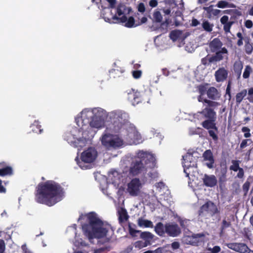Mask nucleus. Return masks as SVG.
Returning a JSON list of instances; mask_svg holds the SVG:
<instances>
[{
	"label": "nucleus",
	"instance_id": "nucleus-1",
	"mask_svg": "<svg viewBox=\"0 0 253 253\" xmlns=\"http://www.w3.org/2000/svg\"><path fill=\"white\" fill-rule=\"evenodd\" d=\"M109 113L99 107L85 109L76 118L79 128H74L66 135L67 141L75 147L82 148L86 141L89 129L91 127L97 129L104 126L105 120Z\"/></svg>",
	"mask_w": 253,
	"mask_h": 253
},
{
	"label": "nucleus",
	"instance_id": "nucleus-2",
	"mask_svg": "<svg viewBox=\"0 0 253 253\" xmlns=\"http://www.w3.org/2000/svg\"><path fill=\"white\" fill-rule=\"evenodd\" d=\"M61 187L53 181H48L39 184L36 196L37 202L51 206L62 199Z\"/></svg>",
	"mask_w": 253,
	"mask_h": 253
},
{
	"label": "nucleus",
	"instance_id": "nucleus-3",
	"mask_svg": "<svg viewBox=\"0 0 253 253\" xmlns=\"http://www.w3.org/2000/svg\"><path fill=\"white\" fill-rule=\"evenodd\" d=\"M89 224L83 226V230L84 235L89 240L93 238H101L106 237L111 230L110 226L104 224L94 212L86 215Z\"/></svg>",
	"mask_w": 253,
	"mask_h": 253
},
{
	"label": "nucleus",
	"instance_id": "nucleus-4",
	"mask_svg": "<svg viewBox=\"0 0 253 253\" xmlns=\"http://www.w3.org/2000/svg\"><path fill=\"white\" fill-rule=\"evenodd\" d=\"M155 161V158L152 154L139 151L137 154V158L131 164L130 173L136 175L144 171L147 168L154 167Z\"/></svg>",
	"mask_w": 253,
	"mask_h": 253
},
{
	"label": "nucleus",
	"instance_id": "nucleus-5",
	"mask_svg": "<svg viewBox=\"0 0 253 253\" xmlns=\"http://www.w3.org/2000/svg\"><path fill=\"white\" fill-rule=\"evenodd\" d=\"M112 131L111 127L107 128L102 134L100 140L102 145L108 150L117 149L124 145V140L122 138Z\"/></svg>",
	"mask_w": 253,
	"mask_h": 253
},
{
	"label": "nucleus",
	"instance_id": "nucleus-6",
	"mask_svg": "<svg viewBox=\"0 0 253 253\" xmlns=\"http://www.w3.org/2000/svg\"><path fill=\"white\" fill-rule=\"evenodd\" d=\"M216 108L212 107H204L201 111L194 114V117L199 120L207 119L202 123V126L206 129H213L216 131L217 127L214 123L216 116L214 109Z\"/></svg>",
	"mask_w": 253,
	"mask_h": 253
},
{
	"label": "nucleus",
	"instance_id": "nucleus-7",
	"mask_svg": "<svg viewBox=\"0 0 253 253\" xmlns=\"http://www.w3.org/2000/svg\"><path fill=\"white\" fill-rule=\"evenodd\" d=\"M120 132L123 137L124 145L137 144L142 141L141 134L132 124H126V127Z\"/></svg>",
	"mask_w": 253,
	"mask_h": 253
},
{
	"label": "nucleus",
	"instance_id": "nucleus-8",
	"mask_svg": "<svg viewBox=\"0 0 253 253\" xmlns=\"http://www.w3.org/2000/svg\"><path fill=\"white\" fill-rule=\"evenodd\" d=\"M109 117L113 119L111 127L112 131L120 132L126 127V124H130L128 121V115L122 111H115L109 113Z\"/></svg>",
	"mask_w": 253,
	"mask_h": 253
},
{
	"label": "nucleus",
	"instance_id": "nucleus-9",
	"mask_svg": "<svg viewBox=\"0 0 253 253\" xmlns=\"http://www.w3.org/2000/svg\"><path fill=\"white\" fill-rule=\"evenodd\" d=\"M155 231L160 236L165 237L167 235L175 237L181 233V229L178 225L173 222H169L165 224L160 222L155 226Z\"/></svg>",
	"mask_w": 253,
	"mask_h": 253
},
{
	"label": "nucleus",
	"instance_id": "nucleus-10",
	"mask_svg": "<svg viewBox=\"0 0 253 253\" xmlns=\"http://www.w3.org/2000/svg\"><path fill=\"white\" fill-rule=\"evenodd\" d=\"M209 87H208V84H201L198 87V90L199 93V95L197 96V100L199 102H201L203 104V107H218L220 104L216 101H213L208 99L205 98L203 97L204 95L206 93L207 94V91Z\"/></svg>",
	"mask_w": 253,
	"mask_h": 253
},
{
	"label": "nucleus",
	"instance_id": "nucleus-11",
	"mask_svg": "<svg viewBox=\"0 0 253 253\" xmlns=\"http://www.w3.org/2000/svg\"><path fill=\"white\" fill-rule=\"evenodd\" d=\"M131 10L129 7H126L125 5L120 4L117 8L118 16L114 15L112 16L113 20H116V22L124 23L126 21V15L128 14Z\"/></svg>",
	"mask_w": 253,
	"mask_h": 253
},
{
	"label": "nucleus",
	"instance_id": "nucleus-12",
	"mask_svg": "<svg viewBox=\"0 0 253 253\" xmlns=\"http://www.w3.org/2000/svg\"><path fill=\"white\" fill-rule=\"evenodd\" d=\"M142 187L140 180L137 178H134L127 184L126 192L131 196H137Z\"/></svg>",
	"mask_w": 253,
	"mask_h": 253
},
{
	"label": "nucleus",
	"instance_id": "nucleus-13",
	"mask_svg": "<svg viewBox=\"0 0 253 253\" xmlns=\"http://www.w3.org/2000/svg\"><path fill=\"white\" fill-rule=\"evenodd\" d=\"M218 212L216 205L212 202L209 201L202 206L199 211V214L201 215L205 212H207L210 216H213Z\"/></svg>",
	"mask_w": 253,
	"mask_h": 253
},
{
	"label": "nucleus",
	"instance_id": "nucleus-14",
	"mask_svg": "<svg viewBox=\"0 0 253 253\" xmlns=\"http://www.w3.org/2000/svg\"><path fill=\"white\" fill-rule=\"evenodd\" d=\"M97 155V151L94 148H89L82 153L81 158L84 162L90 163L95 160Z\"/></svg>",
	"mask_w": 253,
	"mask_h": 253
},
{
	"label": "nucleus",
	"instance_id": "nucleus-15",
	"mask_svg": "<svg viewBox=\"0 0 253 253\" xmlns=\"http://www.w3.org/2000/svg\"><path fill=\"white\" fill-rule=\"evenodd\" d=\"M226 246L229 249L240 253H250L251 251L244 243H230L226 244Z\"/></svg>",
	"mask_w": 253,
	"mask_h": 253
},
{
	"label": "nucleus",
	"instance_id": "nucleus-16",
	"mask_svg": "<svg viewBox=\"0 0 253 253\" xmlns=\"http://www.w3.org/2000/svg\"><path fill=\"white\" fill-rule=\"evenodd\" d=\"M209 234L207 233H200L193 234L192 236L190 243L193 246H198L207 240V236Z\"/></svg>",
	"mask_w": 253,
	"mask_h": 253
},
{
	"label": "nucleus",
	"instance_id": "nucleus-17",
	"mask_svg": "<svg viewBox=\"0 0 253 253\" xmlns=\"http://www.w3.org/2000/svg\"><path fill=\"white\" fill-rule=\"evenodd\" d=\"M228 71L224 67L219 68L215 72L214 77L217 83L223 82L228 77Z\"/></svg>",
	"mask_w": 253,
	"mask_h": 253
},
{
	"label": "nucleus",
	"instance_id": "nucleus-18",
	"mask_svg": "<svg viewBox=\"0 0 253 253\" xmlns=\"http://www.w3.org/2000/svg\"><path fill=\"white\" fill-rule=\"evenodd\" d=\"M183 168L190 166H192L193 168L197 167L196 159L193 157L191 153H187L185 156H183Z\"/></svg>",
	"mask_w": 253,
	"mask_h": 253
},
{
	"label": "nucleus",
	"instance_id": "nucleus-19",
	"mask_svg": "<svg viewBox=\"0 0 253 253\" xmlns=\"http://www.w3.org/2000/svg\"><path fill=\"white\" fill-rule=\"evenodd\" d=\"M127 99L132 103L133 105L137 104L140 101L139 93L135 91L133 89H128L126 91Z\"/></svg>",
	"mask_w": 253,
	"mask_h": 253
},
{
	"label": "nucleus",
	"instance_id": "nucleus-20",
	"mask_svg": "<svg viewBox=\"0 0 253 253\" xmlns=\"http://www.w3.org/2000/svg\"><path fill=\"white\" fill-rule=\"evenodd\" d=\"M220 91L214 87H209L207 91V96L209 100L215 101L219 100L221 97Z\"/></svg>",
	"mask_w": 253,
	"mask_h": 253
},
{
	"label": "nucleus",
	"instance_id": "nucleus-21",
	"mask_svg": "<svg viewBox=\"0 0 253 253\" xmlns=\"http://www.w3.org/2000/svg\"><path fill=\"white\" fill-rule=\"evenodd\" d=\"M228 52L225 47H223L220 50L216 52L215 55L212 56V60L214 62H216L223 60V59H228Z\"/></svg>",
	"mask_w": 253,
	"mask_h": 253
},
{
	"label": "nucleus",
	"instance_id": "nucleus-22",
	"mask_svg": "<svg viewBox=\"0 0 253 253\" xmlns=\"http://www.w3.org/2000/svg\"><path fill=\"white\" fill-rule=\"evenodd\" d=\"M203 157L204 161H208L206 163V166L210 169L213 167L214 160L213 158L212 153L211 150H207L203 154Z\"/></svg>",
	"mask_w": 253,
	"mask_h": 253
},
{
	"label": "nucleus",
	"instance_id": "nucleus-23",
	"mask_svg": "<svg viewBox=\"0 0 253 253\" xmlns=\"http://www.w3.org/2000/svg\"><path fill=\"white\" fill-rule=\"evenodd\" d=\"M203 179L204 184L208 187H213L217 183V179L213 175L205 174Z\"/></svg>",
	"mask_w": 253,
	"mask_h": 253
},
{
	"label": "nucleus",
	"instance_id": "nucleus-24",
	"mask_svg": "<svg viewBox=\"0 0 253 253\" xmlns=\"http://www.w3.org/2000/svg\"><path fill=\"white\" fill-rule=\"evenodd\" d=\"M222 46V43L218 38H215L209 43L210 49L212 52L219 50Z\"/></svg>",
	"mask_w": 253,
	"mask_h": 253
},
{
	"label": "nucleus",
	"instance_id": "nucleus-25",
	"mask_svg": "<svg viewBox=\"0 0 253 253\" xmlns=\"http://www.w3.org/2000/svg\"><path fill=\"white\" fill-rule=\"evenodd\" d=\"M12 174V169L11 167L7 166L4 162L0 163V176H3L6 175Z\"/></svg>",
	"mask_w": 253,
	"mask_h": 253
},
{
	"label": "nucleus",
	"instance_id": "nucleus-26",
	"mask_svg": "<svg viewBox=\"0 0 253 253\" xmlns=\"http://www.w3.org/2000/svg\"><path fill=\"white\" fill-rule=\"evenodd\" d=\"M137 224L140 227L152 228L153 227V224L151 221L143 218H139L138 219Z\"/></svg>",
	"mask_w": 253,
	"mask_h": 253
},
{
	"label": "nucleus",
	"instance_id": "nucleus-27",
	"mask_svg": "<svg viewBox=\"0 0 253 253\" xmlns=\"http://www.w3.org/2000/svg\"><path fill=\"white\" fill-rule=\"evenodd\" d=\"M119 219L120 222L126 221L128 218L126 211L124 208H120L118 211Z\"/></svg>",
	"mask_w": 253,
	"mask_h": 253
},
{
	"label": "nucleus",
	"instance_id": "nucleus-28",
	"mask_svg": "<svg viewBox=\"0 0 253 253\" xmlns=\"http://www.w3.org/2000/svg\"><path fill=\"white\" fill-rule=\"evenodd\" d=\"M243 67V63L240 60L236 61L234 64V70L235 73L237 74L238 79H239L241 77Z\"/></svg>",
	"mask_w": 253,
	"mask_h": 253
},
{
	"label": "nucleus",
	"instance_id": "nucleus-29",
	"mask_svg": "<svg viewBox=\"0 0 253 253\" xmlns=\"http://www.w3.org/2000/svg\"><path fill=\"white\" fill-rule=\"evenodd\" d=\"M182 33L179 30H174L170 32V38L173 41L179 40L182 38Z\"/></svg>",
	"mask_w": 253,
	"mask_h": 253
},
{
	"label": "nucleus",
	"instance_id": "nucleus-30",
	"mask_svg": "<svg viewBox=\"0 0 253 253\" xmlns=\"http://www.w3.org/2000/svg\"><path fill=\"white\" fill-rule=\"evenodd\" d=\"M154 235L149 232H140V237L145 240V242H147V243H149V245L150 244L151 241L154 238Z\"/></svg>",
	"mask_w": 253,
	"mask_h": 253
},
{
	"label": "nucleus",
	"instance_id": "nucleus-31",
	"mask_svg": "<svg viewBox=\"0 0 253 253\" xmlns=\"http://www.w3.org/2000/svg\"><path fill=\"white\" fill-rule=\"evenodd\" d=\"M245 42V49L246 53L250 54L253 50V43L251 42L250 40L248 38L244 39Z\"/></svg>",
	"mask_w": 253,
	"mask_h": 253
},
{
	"label": "nucleus",
	"instance_id": "nucleus-32",
	"mask_svg": "<svg viewBox=\"0 0 253 253\" xmlns=\"http://www.w3.org/2000/svg\"><path fill=\"white\" fill-rule=\"evenodd\" d=\"M247 91L246 89H243L237 93L236 95V102L237 104H240L244 98L247 95Z\"/></svg>",
	"mask_w": 253,
	"mask_h": 253
},
{
	"label": "nucleus",
	"instance_id": "nucleus-33",
	"mask_svg": "<svg viewBox=\"0 0 253 253\" xmlns=\"http://www.w3.org/2000/svg\"><path fill=\"white\" fill-rule=\"evenodd\" d=\"M196 168L197 167L193 168V169L192 166L184 168V172L186 176L189 178H190V176H194V174L196 171Z\"/></svg>",
	"mask_w": 253,
	"mask_h": 253
},
{
	"label": "nucleus",
	"instance_id": "nucleus-34",
	"mask_svg": "<svg viewBox=\"0 0 253 253\" xmlns=\"http://www.w3.org/2000/svg\"><path fill=\"white\" fill-rule=\"evenodd\" d=\"M217 6L219 8H224L225 7H231L234 8L235 6L234 4L229 3L227 1L225 0H220L219 1L217 4Z\"/></svg>",
	"mask_w": 253,
	"mask_h": 253
},
{
	"label": "nucleus",
	"instance_id": "nucleus-35",
	"mask_svg": "<svg viewBox=\"0 0 253 253\" xmlns=\"http://www.w3.org/2000/svg\"><path fill=\"white\" fill-rule=\"evenodd\" d=\"M109 177L112 179V180L114 182L117 183L118 182L117 180L118 179H120V175L118 172V171L114 170L109 173Z\"/></svg>",
	"mask_w": 253,
	"mask_h": 253
},
{
	"label": "nucleus",
	"instance_id": "nucleus-36",
	"mask_svg": "<svg viewBox=\"0 0 253 253\" xmlns=\"http://www.w3.org/2000/svg\"><path fill=\"white\" fill-rule=\"evenodd\" d=\"M213 27V25L211 24L208 21H205L202 23V27L205 31L208 32H211L212 31Z\"/></svg>",
	"mask_w": 253,
	"mask_h": 253
},
{
	"label": "nucleus",
	"instance_id": "nucleus-37",
	"mask_svg": "<svg viewBox=\"0 0 253 253\" xmlns=\"http://www.w3.org/2000/svg\"><path fill=\"white\" fill-rule=\"evenodd\" d=\"M232 165L230 167V169L234 171H238L241 168L239 167V161L232 160Z\"/></svg>",
	"mask_w": 253,
	"mask_h": 253
},
{
	"label": "nucleus",
	"instance_id": "nucleus-38",
	"mask_svg": "<svg viewBox=\"0 0 253 253\" xmlns=\"http://www.w3.org/2000/svg\"><path fill=\"white\" fill-rule=\"evenodd\" d=\"M149 245V243H147V242H143L142 241H138L135 242L134 244V246L135 248H137L138 249H141L143 248H144Z\"/></svg>",
	"mask_w": 253,
	"mask_h": 253
},
{
	"label": "nucleus",
	"instance_id": "nucleus-39",
	"mask_svg": "<svg viewBox=\"0 0 253 253\" xmlns=\"http://www.w3.org/2000/svg\"><path fill=\"white\" fill-rule=\"evenodd\" d=\"M253 70L251 67L249 65H247L245 67L243 74V77L244 79H248L249 78L251 73L252 72Z\"/></svg>",
	"mask_w": 253,
	"mask_h": 253
},
{
	"label": "nucleus",
	"instance_id": "nucleus-40",
	"mask_svg": "<svg viewBox=\"0 0 253 253\" xmlns=\"http://www.w3.org/2000/svg\"><path fill=\"white\" fill-rule=\"evenodd\" d=\"M204 9L209 13L210 15H216L219 12V10L218 9H214L212 5H211L209 7H204Z\"/></svg>",
	"mask_w": 253,
	"mask_h": 253
},
{
	"label": "nucleus",
	"instance_id": "nucleus-41",
	"mask_svg": "<svg viewBox=\"0 0 253 253\" xmlns=\"http://www.w3.org/2000/svg\"><path fill=\"white\" fill-rule=\"evenodd\" d=\"M212 56L209 57L206 56L203 58H202L201 62L202 64L205 65V66H209L211 63H213V60H212Z\"/></svg>",
	"mask_w": 253,
	"mask_h": 253
},
{
	"label": "nucleus",
	"instance_id": "nucleus-42",
	"mask_svg": "<svg viewBox=\"0 0 253 253\" xmlns=\"http://www.w3.org/2000/svg\"><path fill=\"white\" fill-rule=\"evenodd\" d=\"M110 248L109 246H104L98 249H94L93 253H103L105 252L109 251Z\"/></svg>",
	"mask_w": 253,
	"mask_h": 253
},
{
	"label": "nucleus",
	"instance_id": "nucleus-43",
	"mask_svg": "<svg viewBox=\"0 0 253 253\" xmlns=\"http://www.w3.org/2000/svg\"><path fill=\"white\" fill-rule=\"evenodd\" d=\"M231 223L230 222L227 221L225 219L223 220L222 222V224L221 226V232L220 235H221L224 233V230L230 226Z\"/></svg>",
	"mask_w": 253,
	"mask_h": 253
},
{
	"label": "nucleus",
	"instance_id": "nucleus-44",
	"mask_svg": "<svg viewBox=\"0 0 253 253\" xmlns=\"http://www.w3.org/2000/svg\"><path fill=\"white\" fill-rule=\"evenodd\" d=\"M125 22V26L128 28L137 26V25H134V19L132 17H129L128 19H126V21Z\"/></svg>",
	"mask_w": 253,
	"mask_h": 253
},
{
	"label": "nucleus",
	"instance_id": "nucleus-45",
	"mask_svg": "<svg viewBox=\"0 0 253 253\" xmlns=\"http://www.w3.org/2000/svg\"><path fill=\"white\" fill-rule=\"evenodd\" d=\"M178 221L180 223V226L184 228H186L189 223V220L186 219H182L179 218Z\"/></svg>",
	"mask_w": 253,
	"mask_h": 253
},
{
	"label": "nucleus",
	"instance_id": "nucleus-46",
	"mask_svg": "<svg viewBox=\"0 0 253 253\" xmlns=\"http://www.w3.org/2000/svg\"><path fill=\"white\" fill-rule=\"evenodd\" d=\"M208 251H210L211 253H218L221 251V248L218 246H215L213 247L212 248L211 247H208Z\"/></svg>",
	"mask_w": 253,
	"mask_h": 253
},
{
	"label": "nucleus",
	"instance_id": "nucleus-47",
	"mask_svg": "<svg viewBox=\"0 0 253 253\" xmlns=\"http://www.w3.org/2000/svg\"><path fill=\"white\" fill-rule=\"evenodd\" d=\"M153 17L156 21L160 22L162 20V16L159 11H156L154 13Z\"/></svg>",
	"mask_w": 253,
	"mask_h": 253
},
{
	"label": "nucleus",
	"instance_id": "nucleus-48",
	"mask_svg": "<svg viewBox=\"0 0 253 253\" xmlns=\"http://www.w3.org/2000/svg\"><path fill=\"white\" fill-rule=\"evenodd\" d=\"M217 131V130L216 131L215 129L214 130H213V129H210L209 130V133L210 136H211L214 140H217L218 139V137L216 134Z\"/></svg>",
	"mask_w": 253,
	"mask_h": 253
},
{
	"label": "nucleus",
	"instance_id": "nucleus-49",
	"mask_svg": "<svg viewBox=\"0 0 253 253\" xmlns=\"http://www.w3.org/2000/svg\"><path fill=\"white\" fill-rule=\"evenodd\" d=\"M242 131L244 132V136L246 138H248L251 136V133H250V130L247 127H243L242 128Z\"/></svg>",
	"mask_w": 253,
	"mask_h": 253
},
{
	"label": "nucleus",
	"instance_id": "nucleus-50",
	"mask_svg": "<svg viewBox=\"0 0 253 253\" xmlns=\"http://www.w3.org/2000/svg\"><path fill=\"white\" fill-rule=\"evenodd\" d=\"M200 128H190L189 130V133L190 135L198 134L199 133L198 130Z\"/></svg>",
	"mask_w": 253,
	"mask_h": 253
},
{
	"label": "nucleus",
	"instance_id": "nucleus-51",
	"mask_svg": "<svg viewBox=\"0 0 253 253\" xmlns=\"http://www.w3.org/2000/svg\"><path fill=\"white\" fill-rule=\"evenodd\" d=\"M142 72L141 71H133L132 72V76L135 79H138L141 76Z\"/></svg>",
	"mask_w": 253,
	"mask_h": 253
},
{
	"label": "nucleus",
	"instance_id": "nucleus-52",
	"mask_svg": "<svg viewBox=\"0 0 253 253\" xmlns=\"http://www.w3.org/2000/svg\"><path fill=\"white\" fill-rule=\"evenodd\" d=\"M129 231L130 234L132 236H135L136 233L141 232V231L139 230H136L133 229L131 227V226L130 225H129Z\"/></svg>",
	"mask_w": 253,
	"mask_h": 253
},
{
	"label": "nucleus",
	"instance_id": "nucleus-53",
	"mask_svg": "<svg viewBox=\"0 0 253 253\" xmlns=\"http://www.w3.org/2000/svg\"><path fill=\"white\" fill-rule=\"evenodd\" d=\"M232 24V22H229L226 24H224L223 29L225 32H229L230 31V29Z\"/></svg>",
	"mask_w": 253,
	"mask_h": 253
},
{
	"label": "nucleus",
	"instance_id": "nucleus-54",
	"mask_svg": "<svg viewBox=\"0 0 253 253\" xmlns=\"http://www.w3.org/2000/svg\"><path fill=\"white\" fill-rule=\"evenodd\" d=\"M5 243L3 240H0V253H3L5 250Z\"/></svg>",
	"mask_w": 253,
	"mask_h": 253
},
{
	"label": "nucleus",
	"instance_id": "nucleus-55",
	"mask_svg": "<svg viewBox=\"0 0 253 253\" xmlns=\"http://www.w3.org/2000/svg\"><path fill=\"white\" fill-rule=\"evenodd\" d=\"M220 22L222 24L229 23V22H228V17L226 15L222 16L220 19Z\"/></svg>",
	"mask_w": 253,
	"mask_h": 253
},
{
	"label": "nucleus",
	"instance_id": "nucleus-56",
	"mask_svg": "<svg viewBox=\"0 0 253 253\" xmlns=\"http://www.w3.org/2000/svg\"><path fill=\"white\" fill-rule=\"evenodd\" d=\"M245 25L247 28H251L253 26V23L251 20H248L245 21Z\"/></svg>",
	"mask_w": 253,
	"mask_h": 253
},
{
	"label": "nucleus",
	"instance_id": "nucleus-57",
	"mask_svg": "<svg viewBox=\"0 0 253 253\" xmlns=\"http://www.w3.org/2000/svg\"><path fill=\"white\" fill-rule=\"evenodd\" d=\"M250 183L248 181H246L243 186V190L245 192H247L249 190Z\"/></svg>",
	"mask_w": 253,
	"mask_h": 253
},
{
	"label": "nucleus",
	"instance_id": "nucleus-58",
	"mask_svg": "<svg viewBox=\"0 0 253 253\" xmlns=\"http://www.w3.org/2000/svg\"><path fill=\"white\" fill-rule=\"evenodd\" d=\"M138 10L140 12H144L145 10L144 4L142 3H140L138 6Z\"/></svg>",
	"mask_w": 253,
	"mask_h": 253
},
{
	"label": "nucleus",
	"instance_id": "nucleus-59",
	"mask_svg": "<svg viewBox=\"0 0 253 253\" xmlns=\"http://www.w3.org/2000/svg\"><path fill=\"white\" fill-rule=\"evenodd\" d=\"M244 174V170L242 168H240L238 170V173L237 175V176L239 178H242L243 177Z\"/></svg>",
	"mask_w": 253,
	"mask_h": 253
},
{
	"label": "nucleus",
	"instance_id": "nucleus-60",
	"mask_svg": "<svg viewBox=\"0 0 253 253\" xmlns=\"http://www.w3.org/2000/svg\"><path fill=\"white\" fill-rule=\"evenodd\" d=\"M171 248L173 250H176L179 248L180 244L178 242H174L171 244Z\"/></svg>",
	"mask_w": 253,
	"mask_h": 253
},
{
	"label": "nucleus",
	"instance_id": "nucleus-61",
	"mask_svg": "<svg viewBox=\"0 0 253 253\" xmlns=\"http://www.w3.org/2000/svg\"><path fill=\"white\" fill-rule=\"evenodd\" d=\"M165 247H160L154 251H152V253H163Z\"/></svg>",
	"mask_w": 253,
	"mask_h": 253
},
{
	"label": "nucleus",
	"instance_id": "nucleus-62",
	"mask_svg": "<svg viewBox=\"0 0 253 253\" xmlns=\"http://www.w3.org/2000/svg\"><path fill=\"white\" fill-rule=\"evenodd\" d=\"M158 4L157 1L156 0H151L149 2V5L152 7H156Z\"/></svg>",
	"mask_w": 253,
	"mask_h": 253
},
{
	"label": "nucleus",
	"instance_id": "nucleus-63",
	"mask_svg": "<svg viewBox=\"0 0 253 253\" xmlns=\"http://www.w3.org/2000/svg\"><path fill=\"white\" fill-rule=\"evenodd\" d=\"M247 142H248V140H247V139L243 140L240 144V148L243 149V148L246 147L247 146Z\"/></svg>",
	"mask_w": 253,
	"mask_h": 253
},
{
	"label": "nucleus",
	"instance_id": "nucleus-64",
	"mask_svg": "<svg viewBox=\"0 0 253 253\" xmlns=\"http://www.w3.org/2000/svg\"><path fill=\"white\" fill-rule=\"evenodd\" d=\"M22 249L23 250L24 253H32L27 248V247L25 245H24L22 246Z\"/></svg>",
	"mask_w": 253,
	"mask_h": 253
}]
</instances>
